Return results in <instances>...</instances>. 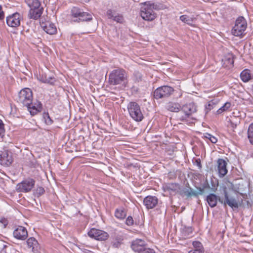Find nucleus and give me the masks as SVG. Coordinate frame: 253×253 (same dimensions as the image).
<instances>
[{"mask_svg":"<svg viewBox=\"0 0 253 253\" xmlns=\"http://www.w3.org/2000/svg\"><path fill=\"white\" fill-rule=\"evenodd\" d=\"M127 210L123 207L115 210L114 215L118 219L123 220L126 216Z\"/></svg>","mask_w":253,"mask_h":253,"instance_id":"nucleus-22","label":"nucleus"},{"mask_svg":"<svg viewBox=\"0 0 253 253\" xmlns=\"http://www.w3.org/2000/svg\"><path fill=\"white\" fill-rule=\"evenodd\" d=\"M131 90L132 92L136 93L138 92L139 88L137 86H133L131 87Z\"/></svg>","mask_w":253,"mask_h":253,"instance_id":"nucleus-51","label":"nucleus"},{"mask_svg":"<svg viewBox=\"0 0 253 253\" xmlns=\"http://www.w3.org/2000/svg\"><path fill=\"white\" fill-rule=\"evenodd\" d=\"M196 111L197 106L194 103L186 104L181 108V112L177 115V119L187 124L191 123V120H193L191 116Z\"/></svg>","mask_w":253,"mask_h":253,"instance_id":"nucleus-2","label":"nucleus"},{"mask_svg":"<svg viewBox=\"0 0 253 253\" xmlns=\"http://www.w3.org/2000/svg\"><path fill=\"white\" fill-rule=\"evenodd\" d=\"M219 198L220 197L217 196L215 194L211 193L207 196L206 200L211 208H214L216 206Z\"/></svg>","mask_w":253,"mask_h":253,"instance_id":"nucleus-24","label":"nucleus"},{"mask_svg":"<svg viewBox=\"0 0 253 253\" xmlns=\"http://www.w3.org/2000/svg\"><path fill=\"white\" fill-rule=\"evenodd\" d=\"M114 21H116L118 23H122L123 21V16L120 14H116L115 16L112 18Z\"/></svg>","mask_w":253,"mask_h":253,"instance_id":"nucleus-39","label":"nucleus"},{"mask_svg":"<svg viewBox=\"0 0 253 253\" xmlns=\"http://www.w3.org/2000/svg\"><path fill=\"white\" fill-rule=\"evenodd\" d=\"M248 137L250 142L253 145V123L250 124L248 127Z\"/></svg>","mask_w":253,"mask_h":253,"instance_id":"nucleus-35","label":"nucleus"},{"mask_svg":"<svg viewBox=\"0 0 253 253\" xmlns=\"http://www.w3.org/2000/svg\"><path fill=\"white\" fill-rule=\"evenodd\" d=\"M132 78L135 83H139L142 81L143 75L140 72L135 71L133 73Z\"/></svg>","mask_w":253,"mask_h":253,"instance_id":"nucleus-33","label":"nucleus"},{"mask_svg":"<svg viewBox=\"0 0 253 253\" xmlns=\"http://www.w3.org/2000/svg\"><path fill=\"white\" fill-rule=\"evenodd\" d=\"M4 18V12L2 10V6L0 5V20H3Z\"/></svg>","mask_w":253,"mask_h":253,"instance_id":"nucleus-47","label":"nucleus"},{"mask_svg":"<svg viewBox=\"0 0 253 253\" xmlns=\"http://www.w3.org/2000/svg\"><path fill=\"white\" fill-rule=\"evenodd\" d=\"M179 185L174 183H169L166 184L164 186L165 191H168L169 193L175 192L178 189Z\"/></svg>","mask_w":253,"mask_h":253,"instance_id":"nucleus-28","label":"nucleus"},{"mask_svg":"<svg viewBox=\"0 0 253 253\" xmlns=\"http://www.w3.org/2000/svg\"><path fill=\"white\" fill-rule=\"evenodd\" d=\"M21 16L20 14L16 12L7 16L6 21L7 25L11 27H17L20 25Z\"/></svg>","mask_w":253,"mask_h":253,"instance_id":"nucleus-12","label":"nucleus"},{"mask_svg":"<svg viewBox=\"0 0 253 253\" xmlns=\"http://www.w3.org/2000/svg\"><path fill=\"white\" fill-rule=\"evenodd\" d=\"M84 253H94L93 252L87 250L86 249H84Z\"/></svg>","mask_w":253,"mask_h":253,"instance_id":"nucleus-53","label":"nucleus"},{"mask_svg":"<svg viewBox=\"0 0 253 253\" xmlns=\"http://www.w3.org/2000/svg\"><path fill=\"white\" fill-rule=\"evenodd\" d=\"M13 237L19 240H25L28 237L27 229L22 226H18L13 232Z\"/></svg>","mask_w":253,"mask_h":253,"instance_id":"nucleus-13","label":"nucleus"},{"mask_svg":"<svg viewBox=\"0 0 253 253\" xmlns=\"http://www.w3.org/2000/svg\"><path fill=\"white\" fill-rule=\"evenodd\" d=\"M219 100L217 99H213L208 102V104L205 106L206 113L207 114L211 109L214 108L218 103Z\"/></svg>","mask_w":253,"mask_h":253,"instance_id":"nucleus-29","label":"nucleus"},{"mask_svg":"<svg viewBox=\"0 0 253 253\" xmlns=\"http://www.w3.org/2000/svg\"><path fill=\"white\" fill-rule=\"evenodd\" d=\"M106 14L108 18L112 19L115 16L116 13L115 11H113L112 9H108L107 11Z\"/></svg>","mask_w":253,"mask_h":253,"instance_id":"nucleus-41","label":"nucleus"},{"mask_svg":"<svg viewBox=\"0 0 253 253\" xmlns=\"http://www.w3.org/2000/svg\"><path fill=\"white\" fill-rule=\"evenodd\" d=\"M193 228L191 226H186L182 225L180 228V232L181 236L184 239L188 238L192 236L193 233Z\"/></svg>","mask_w":253,"mask_h":253,"instance_id":"nucleus-23","label":"nucleus"},{"mask_svg":"<svg viewBox=\"0 0 253 253\" xmlns=\"http://www.w3.org/2000/svg\"><path fill=\"white\" fill-rule=\"evenodd\" d=\"M127 80V72L122 68L113 70L109 74L108 82L111 85H118Z\"/></svg>","mask_w":253,"mask_h":253,"instance_id":"nucleus-3","label":"nucleus"},{"mask_svg":"<svg viewBox=\"0 0 253 253\" xmlns=\"http://www.w3.org/2000/svg\"><path fill=\"white\" fill-rule=\"evenodd\" d=\"M130 116L136 122H141L144 116L140 105L136 102H130L127 106Z\"/></svg>","mask_w":253,"mask_h":253,"instance_id":"nucleus-5","label":"nucleus"},{"mask_svg":"<svg viewBox=\"0 0 253 253\" xmlns=\"http://www.w3.org/2000/svg\"><path fill=\"white\" fill-rule=\"evenodd\" d=\"M27 245L29 249H31L34 253L39 252L40 246L37 240L34 237H30L27 241Z\"/></svg>","mask_w":253,"mask_h":253,"instance_id":"nucleus-19","label":"nucleus"},{"mask_svg":"<svg viewBox=\"0 0 253 253\" xmlns=\"http://www.w3.org/2000/svg\"><path fill=\"white\" fill-rule=\"evenodd\" d=\"M195 163L199 169H200L202 168V165L201 164V161L200 159H196L195 161Z\"/></svg>","mask_w":253,"mask_h":253,"instance_id":"nucleus-50","label":"nucleus"},{"mask_svg":"<svg viewBox=\"0 0 253 253\" xmlns=\"http://www.w3.org/2000/svg\"><path fill=\"white\" fill-rule=\"evenodd\" d=\"M224 195L225 200L223 201L220 198H219L218 201L220 203L223 204L225 206L228 205L232 209L239 208L240 204L234 198L231 197L229 198L228 192L226 191V188H225L224 190Z\"/></svg>","mask_w":253,"mask_h":253,"instance_id":"nucleus-11","label":"nucleus"},{"mask_svg":"<svg viewBox=\"0 0 253 253\" xmlns=\"http://www.w3.org/2000/svg\"><path fill=\"white\" fill-rule=\"evenodd\" d=\"M223 61H224V64H225L226 67H232L234 64L233 55L232 54H229L224 57Z\"/></svg>","mask_w":253,"mask_h":253,"instance_id":"nucleus-31","label":"nucleus"},{"mask_svg":"<svg viewBox=\"0 0 253 253\" xmlns=\"http://www.w3.org/2000/svg\"><path fill=\"white\" fill-rule=\"evenodd\" d=\"M41 25L42 29L48 34L53 35L56 33L57 29L55 25L49 21L42 22Z\"/></svg>","mask_w":253,"mask_h":253,"instance_id":"nucleus-17","label":"nucleus"},{"mask_svg":"<svg viewBox=\"0 0 253 253\" xmlns=\"http://www.w3.org/2000/svg\"><path fill=\"white\" fill-rule=\"evenodd\" d=\"M44 119L46 125H51L53 123V120L49 117L48 113L44 114Z\"/></svg>","mask_w":253,"mask_h":253,"instance_id":"nucleus-37","label":"nucleus"},{"mask_svg":"<svg viewBox=\"0 0 253 253\" xmlns=\"http://www.w3.org/2000/svg\"><path fill=\"white\" fill-rule=\"evenodd\" d=\"M27 3L30 9L28 16L30 19H38L43 13V8L39 0H26Z\"/></svg>","mask_w":253,"mask_h":253,"instance_id":"nucleus-4","label":"nucleus"},{"mask_svg":"<svg viewBox=\"0 0 253 253\" xmlns=\"http://www.w3.org/2000/svg\"><path fill=\"white\" fill-rule=\"evenodd\" d=\"M146 246H147V245L145 241L140 239L133 240L131 245L132 250L138 253L141 252Z\"/></svg>","mask_w":253,"mask_h":253,"instance_id":"nucleus-14","label":"nucleus"},{"mask_svg":"<svg viewBox=\"0 0 253 253\" xmlns=\"http://www.w3.org/2000/svg\"><path fill=\"white\" fill-rule=\"evenodd\" d=\"M37 78L38 80L40 82L51 85H53L56 81L54 77L47 76L46 74L43 72L40 73Z\"/></svg>","mask_w":253,"mask_h":253,"instance_id":"nucleus-18","label":"nucleus"},{"mask_svg":"<svg viewBox=\"0 0 253 253\" xmlns=\"http://www.w3.org/2000/svg\"><path fill=\"white\" fill-rule=\"evenodd\" d=\"M139 253H155V252L153 249L147 248V246H146L145 249L142 250Z\"/></svg>","mask_w":253,"mask_h":253,"instance_id":"nucleus-43","label":"nucleus"},{"mask_svg":"<svg viewBox=\"0 0 253 253\" xmlns=\"http://www.w3.org/2000/svg\"><path fill=\"white\" fill-rule=\"evenodd\" d=\"M184 193L187 197H191V188H190V190L187 189L184 191Z\"/></svg>","mask_w":253,"mask_h":253,"instance_id":"nucleus-46","label":"nucleus"},{"mask_svg":"<svg viewBox=\"0 0 253 253\" xmlns=\"http://www.w3.org/2000/svg\"><path fill=\"white\" fill-rule=\"evenodd\" d=\"M217 170L220 177H223L227 173V163L223 159H218L217 161Z\"/></svg>","mask_w":253,"mask_h":253,"instance_id":"nucleus-16","label":"nucleus"},{"mask_svg":"<svg viewBox=\"0 0 253 253\" xmlns=\"http://www.w3.org/2000/svg\"><path fill=\"white\" fill-rule=\"evenodd\" d=\"M165 8V5L160 3L145 2L141 7L140 15L144 20L151 21L157 17V14L154 11V10H159Z\"/></svg>","mask_w":253,"mask_h":253,"instance_id":"nucleus-1","label":"nucleus"},{"mask_svg":"<svg viewBox=\"0 0 253 253\" xmlns=\"http://www.w3.org/2000/svg\"><path fill=\"white\" fill-rule=\"evenodd\" d=\"M240 78L244 82H247L251 79V75L249 70H244L240 74Z\"/></svg>","mask_w":253,"mask_h":253,"instance_id":"nucleus-32","label":"nucleus"},{"mask_svg":"<svg viewBox=\"0 0 253 253\" xmlns=\"http://www.w3.org/2000/svg\"><path fill=\"white\" fill-rule=\"evenodd\" d=\"M197 188L198 190L197 192H198L199 195H203L204 194L205 190L204 189V188L203 187H197Z\"/></svg>","mask_w":253,"mask_h":253,"instance_id":"nucleus-49","label":"nucleus"},{"mask_svg":"<svg viewBox=\"0 0 253 253\" xmlns=\"http://www.w3.org/2000/svg\"><path fill=\"white\" fill-rule=\"evenodd\" d=\"M83 12V9L78 7H73L71 9V15L73 19H77L81 17Z\"/></svg>","mask_w":253,"mask_h":253,"instance_id":"nucleus-27","label":"nucleus"},{"mask_svg":"<svg viewBox=\"0 0 253 253\" xmlns=\"http://www.w3.org/2000/svg\"><path fill=\"white\" fill-rule=\"evenodd\" d=\"M35 184V180L31 178H28L16 186V190L17 192L27 193L31 191Z\"/></svg>","mask_w":253,"mask_h":253,"instance_id":"nucleus-9","label":"nucleus"},{"mask_svg":"<svg viewBox=\"0 0 253 253\" xmlns=\"http://www.w3.org/2000/svg\"><path fill=\"white\" fill-rule=\"evenodd\" d=\"M188 253H204V250L194 249L193 250L190 251Z\"/></svg>","mask_w":253,"mask_h":253,"instance_id":"nucleus-45","label":"nucleus"},{"mask_svg":"<svg viewBox=\"0 0 253 253\" xmlns=\"http://www.w3.org/2000/svg\"><path fill=\"white\" fill-rule=\"evenodd\" d=\"M231 106V104L229 102H226L224 104L219 108L216 111L217 114H220L224 111L228 110Z\"/></svg>","mask_w":253,"mask_h":253,"instance_id":"nucleus-34","label":"nucleus"},{"mask_svg":"<svg viewBox=\"0 0 253 253\" xmlns=\"http://www.w3.org/2000/svg\"><path fill=\"white\" fill-rule=\"evenodd\" d=\"M204 136L207 139H208L212 143H215L217 141V139L214 136L209 133H206L204 134Z\"/></svg>","mask_w":253,"mask_h":253,"instance_id":"nucleus-36","label":"nucleus"},{"mask_svg":"<svg viewBox=\"0 0 253 253\" xmlns=\"http://www.w3.org/2000/svg\"><path fill=\"white\" fill-rule=\"evenodd\" d=\"M17 102L22 104L25 106H29L33 100L32 90L28 88H25L20 90L17 98Z\"/></svg>","mask_w":253,"mask_h":253,"instance_id":"nucleus-7","label":"nucleus"},{"mask_svg":"<svg viewBox=\"0 0 253 253\" xmlns=\"http://www.w3.org/2000/svg\"><path fill=\"white\" fill-rule=\"evenodd\" d=\"M166 109L172 112H178L180 110L181 106L178 103L169 102L166 105Z\"/></svg>","mask_w":253,"mask_h":253,"instance_id":"nucleus-25","label":"nucleus"},{"mask_svg":"<svg viewBox=\"0 0 253 253\" xmlns=\"http://www.w3.org/2000/svg\"><path fill=\"white\" fill-rule=\"evenodd\" d=\"M202 187L204 190L206 189H209L210 188V185L207 180L204 183H203L202 185Z\"/></svg>","mask_w":253,"mask_h":253,"instance_id":"nucleus-48","label":"nucleus"},{"mask_svg":"<svg viewBox=\"0 0 253 253\" xmlns=\"http://www.w3.org/2000/svg\"><path fill=\"white\" fill-rule=\"evenodd\" d=\"M87 234L90 238L98 241H105L109 236L107 232L95 228H91Z\"/></svg>","mask_w":253,"mask_h":253,"instance_id":"nucleus-10","label":"nucleus"},{"mask_svg":"<svg viewBox=\"0 0 253 253\" xmlns=\"http://www.w3.org/2000/svg\"><path fill=\"white\" fill-rule=\"evenodd\" d=\"M174 92V89L169 85H164L158 87L154 92L155 99L167 98L169 97Z\"/></svg>","mask_w":253,"mask_h":253,"instance_id":"nucleus-8","label":"nucleus"},{"mask_svg":"<svg viewBox=\"0 0 253 253\" xmlns=\"http://www.w3.org/2000/svg\"><path fill=\"white\" fill-rule=\"evenodd\" d=\"M180 20L184 22V23H186L190 26L193 25V21L196 20V18L195 17H190L189 16L187 15H182L180 16L179 18Z\"/></svg>","mask_w":253,"mask_h":253,"instance_id":"nucleus-30","label":"nucleus"},{"mask_svg":"<svg viewBox=\"0 0 253 253\" xmlns=\"http://www.w3.org/2000/svg\"><path fill=\"white\" fill-rule=\"evenodd\" d=\"M198 195H199L197 191H193L191 189V196H194L195 197H197L198 196Z\"/></svg>","mask_w":253,"mask_h":253,"instance_id":"nucleus-52","label":"nucleus"},{"mask_svg":"<svg viewBox=\"0 0 253 253\" xmlns=\"http://www.w3.org/2000/svg\"><path fill=\"white\" fill-rule=\"evenodd\" d=\"M5 133L4 125L2 121L0 119V136L3 137Z\"/></svg>","mask_w":253,"mask_h":253,"instance_id":"nucleus-40","label":"nucleus"},{"mask_svg":"<svg viewBox=\"0 0 253 253\" xmlns=\"http://www.w3.org/2000/svg\"><path fill=\"white\" fill-rule=\"evenodd\" d=\"M158 203V199L156 196L149 195L143 199V204L147 209L154 208Z\"/></svg>","mask_w":253,"mask_h":253,"instance_id":"nucleus-15","label":"nucleus"},{"mask_svg":"<svg viewBox=\"0 0 253 253\" xmlns=\"http://www.w3.org/2000/svg\"><path fill=\"white\" fill-rule=\"evenodd\" d=\"M133 219L132 216H128L126 220V224L128 226H131L133 224Z\"/></svg>","mask_w":253,"mask_h":253,"instance_id":"nucleus-42","label":"nucleus"},{"mask_svg":"<svg viewBox=\"0 0 253 253\" xmlns=\"http://www.w3.org/2000/svg\"><path fill=\"white\" fill-rule=\"evenodd\" d=\"M45 192L44 189L42 187H39L36 190V193L38 196H41Z\"/></svg>","mask_w":253,"mask_h":253,"instance_id":"nucleus-44","label":"nucleus"},{"mask_svg":"<svg viewBox=\"0 0 253 253\" xmlns=\"http://www.w3.org/2000/svg\"><path fill=\"white\" fill-rule=\"evenodd\" d=\"M31 115L34 116L40 112L42 109V104L40 102L38 101L36 103L30 104L29 106H26Z\"/></svg>","mask_w":253,"mask_h":253,"instance_id":"nucleus-20","label":"nucleus"},{"mask_svg":"<svg viewBox=\"0 0 253 253\" xmlns=\"http://www.w3.org/2000/svg\"><path fill=\"white\" fill-rule=\"evenodd\" d=\"M192 244L194 249L204 250L202 243L199 241H194Z\"/></svg>","mask_w":253,"mask_h":253,"instance_id":"nucleus-38","label":"nucleus"},{"mask_svg":"<svg viewBox=\"0 0 253 253\" xmlns=\"http://www.w3.org/2000/svg\"><path fill=\"white\" fill-rule=\"evenodd\" d=\"M92 19V16L91 13L84 12L82 13L80 18L77 19H73V21L75 22H81L84 21H89Z\"/></svg>","mask_w":253,"mask_h":253,"instance_id":"nucleus-26","label":"nucleus"},{"mask_svg":"<svg viewBox=\"0 0 253 253\" xmlns=\"http://www.w3.org/2000/svg\"><path fill=\"white\" fill-rule=\"evenodd\" d=\"M247 24L246 19L243 16L239 17L235 21V24L232 30V34L236 37H242L245 35V31Z\"/></svg>","mask_w":253,"mask_h":253,"instance_id":"nucleus-6","label":"nucleus"},{"mask_svg":"<svg viewBox=\"0 0 253 253\" xmlns=\"http://www.w3.org/2000/svg\"><path fill=\"white\" fill-rule=\"evenodd\" d=\"M11 156L7 153H4L0 155V164L4 166H9L12 163Z\"/></svg>","mask_w":253,"mask_h":253,"instance_id":"nucleus-21","label":"nucleus"}]
</instances>
